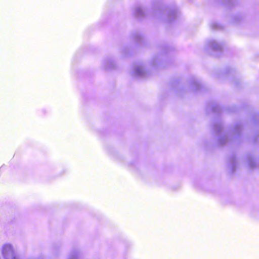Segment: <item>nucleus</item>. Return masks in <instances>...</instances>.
Returning <instances> with one entry per match:
<instances>
[{"label": "nucleus", "instance_id": "f257e3e1", "mask_svg": "<svg viewBox=\"0 0 259 259\" xmlns=\"http://www.w3.org/2000/svg\"><path fill=\"white\" fill-rule=\"evenodd\" d=\"M9 251H13V247L10 244H6L3 247V251L4 253H7Z\"/></svg>", "mask_w": 259, "mask_h": 259}]
</instances>
